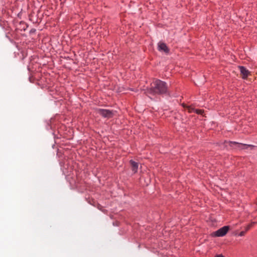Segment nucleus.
I'll use <instances>...</instances> for the list:
<instances>
[{
	"label": "nucleus",
	"mask_w": 257,
	"mask_h": 257,
	"mask_svg": "<svg viewBox=\"0 0 257 257\" xmlns=\"http://www.w3.org/2000/svg\"><path fill=\"white\" fill-rule=\"evenodd\" d=\"M168 86L166 82L159 79H155L147 89L146 93L151 94H163L167 92Z\"/></svg>",
	"instance_id": "obj_1"
},
{
	"label": "nucleus",
	"mask_w": 257,
	"mask_h": 257,
	"mask_svg": "<svg viewBox=\"0 0 257 257\" xmlns=\"http://www.w3.org/2000/svg\"><path fill=\"white\" fill-rule=\"evenodd\" d=\"M229 230V226H224L212 233L213 236L220 237L225 235Z\"/></svg>",
	"instance_id": "obj_2"
},
{
	"label": "nucleus",
	"mask_w": 257,
	"mask_h": 257,
	"mask_svg": "<svg viewBox=\"0 0 257 257\" xmlns=\"http://www.w3.org/2000/svg\"><path fill=\"white\" fill-rule=\"evenodd\" d=\"M97 113L104 117L109 118L114 115V112L112 110L108 109H99L97 110Z\"/></svg>",
	"instance_id": "obj_3"
},
{
	"label": "nucleus",
	"mask_w": 257,
	"mask_h": 257,
	"mask_svg": "<svg viewBox=\"0 0 257 257\" xmlns=\"http://www.w3.org/2000/svg\"><path fill=\"white\" fill-rule=\"evenodd\" d=\"M239 70L240 72V75L241 76V77L243 79H246L248 77L249 75H250V73L247 70L246 68H245L244 66H239L238 67Z\"/></svg>",
	"instance_id": "obj_4"
},
{
	"label": "nucleus",
	"mask_w": 257,
	"mask_h": 257,
	"mask_svg": "<svg viewBox=\"0 0 257 257\" xmlns=\"http://www.w3.org/2000/svg\"><path fill=\"white\" fill-rule=\"evenodd\" d=\"M158 50L161 52H163L166 54H168L169 52V49L165 43L160 42L158 44Z\"/></svg>",
	"instance_id": "obj_5"
},
{
	"label": "nucleus",
	"mask_w": 257,
	"mask_h": 257,
	"mask_svg": "<svg viewBox=\"0 0 257 257\" xmlns=\"http://www.w3.org/2000/svg\"><path fill=\"white\" fill-rule=\"evenodd\" d=\"M230 143L231 144L237 145H238V147L239 148H240V149H247L248 147L253 148L254 147L252 145L238 143L236 142H230Z\"/></svg>",
	"instance_id": "obj_6"
},
{
	"label": "nucleus",
	"mask_w": 257,
	"mask_h": 257,
	"mask_svg": "<svg viewBox=\"0 0 257 257\" xmlns=\"http://www.w3.org/2000/svg\"><path fill=\"white\" fill-rule=\"evenodd\" d=\"M130 164L131 165L132 171L134 173H136L138 171V166H139L138 163H137L133 160H131Z\"/></svg>",
	"instance_id": "obj_7"
},
{
	"label": "nucleus",
	"mask_w": 257,
	"mask_h": 257,
	"mask_svg": "<svg viewBox=\"0 0 257 257\" xmlns=\"http://www.w3.org/2000/svg\"><path fill=\"white\" fill-rule=\"evenodd\" d=\"M182 105L184 108H186V109H187L189 112H190V113H192L193 112H195L196 109H195L194 108L192 107L191 106H188L185 104H183Z\"/></svg>",
	"instance_id": "obj_8"
},
{
	"label": "nucleus",
	"mask_w": 257,
	"mask_h": 257,
	"mask_svg": "<svg viewBox=\"0 0 257 257\" xmlns=\"http://www.w3.org/2000/svg\"><path fill=\"white\" fill-rule=\"evenodd\" d=\"M204 112V110L202 109H196L195 112L197 114H202Z\"/></svg>",
	"instance_id": "obj_9"
},
{
	"label": "nucleus",
	"mask_w": 257,
	"mask_h": 257,
	"mask_svg": "<svg viewBox=\"0 0 257 257\" xmlns=\"http://www.w3.org/2000/svg\"><path fill=\"white\" fill-rule=\"evenodd\" d=\"M245 231H242L239 233V235L240 236H243L245 234Z\"/></svg>",
	"instance_id": "obj_10"
},
{
	"label": "nucleus",
	"mask_w": 257,
	"mask_h": 257,
	"mask_svg": "<svg viewBox=\"0 0 257 257\" xmlns=\"http://www.w3.org/2000/svg\"><path fill=\"white\" fill-rule=\"evenodd\" d=\"M251 225L250 224H248L246 227H245V231H247L248 230H249L250 227H251Z\"/></svg>",
	"instance_id": "obj_11"
},
{
	"label": "nucleus",
	"mask_w": 257,
	"mask_h": 257,
	"mask_svg": "<svg viewBox=\"0 0 257 257\" xmlns=\"http://www.w3.org/2000/svg\"><path fill=\"white\" fill-rule=\"evenodd\" d=\"M256 223V222H255V221H253V222H252L250 225H251V226H252L253 225H254Z\"/></svg>",
	"instance_id": "obj_12"
}]
</instances>
